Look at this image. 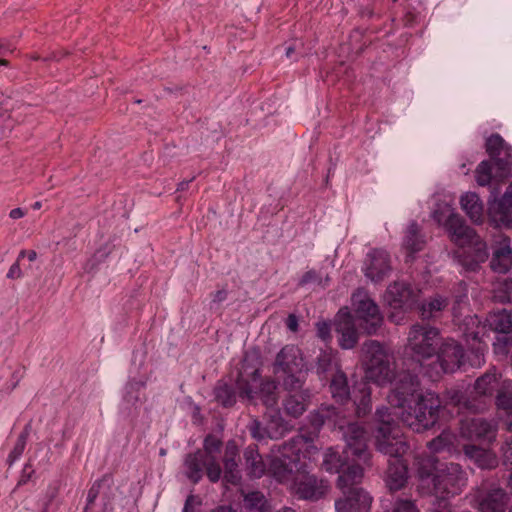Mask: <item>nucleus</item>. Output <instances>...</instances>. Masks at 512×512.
I'll return each instance as SVG.
<instances>
[{
	"label": "nucleus",
	"mask_w": 512,
	"mask_h": 512,
	"mask_svg": "<svg viewBox=\"0 0 512 512\" xmlns=\"http://www.w3.org/2000/svg\"><path fill=\"white\" fill-rule=\"evenodd\" d=\"M512 265V250L510 241L507 237L502 236L498 242V246L493 252L491 260V268L498 273H505Z\"/></svg>",
	"instance_id": "22"
},
{
	"label": "nucleus",
	"mask_w": 512,
	"mask_h": 512,
	"mask_svg": "<svg viewBox=\"0 0 512 512\" xmlns=\"http://www.w3.org/2000/svg\"><path fill=\"white\" fill-rule=\"evenodd\" d=\"M441 340L438 328L431 325L415 324L408 332L405 349L418 361L426 360L436 354Z\"/></svg>",
	"instance_id": "11"
},
{
	"label": "nucleus",
	"mask_w": 512,
	"mask_h": 512,
	"mask_svg": "<svg viewBox=\"0 0 512 512\" xmlns=\"http://www.w3.org/2000/svg\"><path fill=\"white\" fill-rule=\"evenodd\" d=\"M485 348H486V347L479 346V347L477 348V350H478V351H480L481 353H483V352H484V350H485Z\"/></svg>",
	"instance_id": "60"
},
{
	"label": "nucleus",
	"mask_w": 512,
	"mask_h": 512,
	"mask_svg": "<svg viewBox=\"0 0 512 512\" xmlns=\"http://www.w3.org/2000/svg\"><path fill=\"white\" fill-rule=\"evenodd\" d=\"M384 300L389 307L394 310L389 317L398 324L403 319V317L399 315L400 312L411 309L418 301V292H415L406 283L394 282L387 288Z\"/></svg>",
	"instance_id": "14"
},
{
	"label": "nucleus",
	"mask_w": 512,
	"mask_h": 512,
	"mask_svg": "<svg viewBox=\"0 0 512 512\" xmlns=\"http://www.w3.org/2000/svg\"><path fill=\"white\" fill-rule=\"evenodd\" d=\"M464 451L466 456L474 460L481 468H492L497 464L495 455L489 450L474 445H466Z\"/></svg>",
	"instance_id": "25"
},
{
	"label": "nucleus",
	"mask_w": 512,
	"mask_h": 512,
	"mask_svg": "<svg viewBox=\"0 0 512 512\" xmlns=\"http://www.w3.org/2000/svg\"><path fill=\"white\" fill-rule=\"evenodd\" d=\"M455 440L456 437L454 434L448 431H444L441 435L429 443V448L433 452H441L444 450L451 451L454 449Z\"/></svg>",
	"instance_id": "32"
},
{
	"label": "nucleus",
	"mask_w": 512,
	"mask_h": 512,
	"mask_svg": "<svg viewBox=\"0 0 512 512\" xmlns=\"http://www.w3.org/2000/svg\"><path fill=\"white\" fill-rule=\"evenodd\" d=\"M0 64H2V65H6V64H7V62H6V60H4V59H0Z\"/></svg>",
	"instance_id": "62"
},
{
	"label": "nucleus",
	"mask_w": 512,
	"mask_h": 512,
	"mask_svg": "<svg viewBox=\"0 0 512 512\" xmlns=\"http://www.w3.org/2000/svg\"><path fill=\"white\" fill-rule=\"evenodd\" d=\"M185 474L194 483L201 480L203 468L211 482H218L222 470L214 455H204L201 451L186 456L184 461Z\"/></svg>",
	"instance_id": "15"
},
{
	"label": "nucleus",
	"mask_w": 512,
	"mask_h": 512,
	"mask_svg": "<svg viewBox=\"0 0 512 512\" xmlns=\"http://www.w3.org/2000/svg\"><path fill=\"white\" fill-rule=\"evenodd\" d=\"M418 475L421 492L432 494L439 501L459 494L466 484L465 474L458 464L439 463L431 457L419 463ZM443 508L447 509L446 502Z\"/></svg>",
	"instance_id": "5"
},
{
	"label": "nucleus",
	"mask_w": 512,
	"mask_h": 512,
	"mask_svg": "<svg viewBox=\"0 0 512 512\" xmlns=\"http://www.w3.org/2000/svg\"><path fill=\"white\" fill-rule=\"evenodd\" d=\"M9 216L12 219H20L25 216V211L21 208H15L10 211Z\"/></svg>",
	"instance_id": "49"
},
{
	"label": "nucleus",
	"mask_w": 512,
	"mask_h": 512,
	"mask_svg": "<svg viewBox=\"0 0 512 512\" xmlns=\"http://www.w3.org/2000/svg\"><path fill=\"white\" fill-rule=\"evenodd\" d=\"M363 478V468L360 465L348 467L339 475L338 487L344 497L335 502L337 512H368L372 498L362 488L356 487Z\"/></svg>",
	"instance_id": "8"
},
{
	"label": "nucleus",
	"mask_w": 512,
	"mask_h": 512,
	"mask_svg": "<svg viewBox=\"0 0 512 512\" xmlns=\"http://www.w3.org/2000/svg\"><path fill=\"white\" fill-rule=\"evenodd\" d=\"M507 178H498L495 175V165L489 160L480 162L475 170V180L479 186H488L491 183H500Z\"/></svg>",
	"instance_id": "26"
},
{
	"label": "nucleus",
	"mask_w": 512,
	"mask_h": 512,
	"mask_svg": "<svg viewBox=\"0 0 512 512\" xmlns=\"http://www.w3.org/2000/svg\"><path fill=\"white\" fill-rule=\"evenodd\" d=\"M226 297V294L224 291H218L216 294H215V300L217 301H222L224 300Z\"/></svg>",
	"instance_id": "53"
},
{
	"label": "nucleus",
	"mask_w": 512,
	"mask_h": 512,
	"mask_svg": "<svg viewBox=\"0 0 512 512\" xmlns=\"http://www.w3.org/2000/svg\"><path fill=\"white\" fill-rule=\"evenodd\" d=\"M25 255H27L29 261H31V262L35 261L37 258V253L34 250H30L27 253H26V251L22 250L20 252L18 258L24 257Z\"/></svg>",
	"instance_id": "50"
},
{
	"label": "nucleus",
	"mask_w": 512,
	"mask_h": 512,
	"mask_svg": "<svg viewBox=\"0 0 512 512\" xmlns=\"http://www.w3.org/2000/svg\"><path fill=\"white\" fill-rule=\"evenodd\" d=\"M346 464L339 454L338 450L333 448H329L323 459V467L327 472L330 473H339L343 474L344 471H347L348 467L353 466Z\"/></svg>",
	"instance_id": "28"
},
{
	"label": "nucleus",
	"mask_w": 512,
	"mask_h": 512,
	"mask_svg": "<svg viewBox=\"0 0 512 512\" xmlns=\"http://www.w3.org/2000/svg\"><path fill=\"white\" fill-rule=\"evenodd\" d=\"M387 409H377L376 418L378 427L375 434L377 449L392 457L387 470V486L390 490L401 489L407 480V467L400 459L406 453L408 446L399 429L391 428L390 422L385 420Z\"/></svg>",
	"instance_id": "6"
},
{
	"label": "nucleus",
	"mask_w": 512,
	"mask_h": 512,
	"mask_svg": "<svg viewBox=\"0 0 512 512\" xmlns=\"http://www.w3.org/2000/svg\"><path fill=\"white\" fill-rule=\"evenodd\" d=\"M361 394L362 397L357 403L356 411L358 415H365L371 409L370 391L363 389Z\"/></svg>",
	"instance_id": "42"
},
{
	"label": "nucleus",
	"mask_w": 512,
	"mask_h": 512,
	"mask_svg": "<svg viewBox=\"0 0 512 512\" xmlns=\"http://www.w3.org/2000/svg\"><path fill=\"white\" fill-rule=\"evenodd\" d=\"M448 305V300L442 296H435L428 302H425L420 307L421 316L423 319H429L437 315Z\"/></svg>",
	"instance_id": "30"
},
{
	"label": "nucleus",
	"mask_w": 512,
	"mask_h": 512,
	"mask_svg": "<svg viewBox=\"0 0 512 512\" xmlns=\"http://www.w3.org/2000/svg\"><path fill=\"white\" fill-rule=\"evenodd\" d=\"M390 270V258L386 251L375 249L367 254L363 272L369 280L372 282L382 281Z\"/></svg>",
	"instance_id": "18"
},
{
	"label": "nucleus",
	"mask_w": 512,
	"mask_h": 512,
	"mask_svg": "<svg viewBox=\"0 0 512 512\" xmlns=\"http://www.w3.org/2000/svg\"><path fill=\"white\" fill-rule=\"evenodd\" d=\"M338 364L333 360L331 353H322L318 359V372L325 373L329 370H335Z\"/></svg>",
	"instance_id": "37"
},
{
	"label": "nucleus",
	"mask_w": 512,
	"mask_h": 512,
	"mask_svg": "<svg viewBox=\"0 0 512 512\" xmlns=\"http://www.w3.org/2000/svg\"><path fill=\"white\" fill-rule=\"evenodd\" d=\"M392 512H419L416 505L408 499H397L393 504Z\"/></svg>",
	"instance_id": "41"
},
{
	"label": "nucleus",
	"mask_w": 512,
	"mask_h": 512,
	"mask_svg": "<svg viewBox=\"0 0 512 512\" xmlns=\"http://www.w3.org/2000/svg\"><path fill=\"white\" fill-rule=\"evenodd\" d=\"M431 216L459 247L455 256L466 271H476L488 259L486 243L454 212L450 202H438Z\"/></svg>",
	"instance_id": "3"
},
{
	"label": "nucleus",
	"mask_w": 512,
	"mask_h": 512,
	"mask_svg": "<svg viewBox=\"0 0 512 512\" xmlns=\"http://www.w3.org/2000/svg\"><path fill=\"white\" fill-rule=\"evenodd\" d=\"M485 148L495 165L496 177H512V146L501 135L494 133L486 139Z\"/></svg>",
	"instance_id": "13"
},
{
	"label": "nucleus",
	"mask_w": 512,
	"mask_h": 512,
	"mask_svg": "<svg viewBox=\"0 0 512 512\" xmlns=\"http://www.w3.org/2000/svg\"><path fill=\"white\" fill-rule=\"evenodd\" d=\"M468 325H471L472 327H476V330H468L464 333V336L466 340H481V333L485 329V326L480 325V322L478 321L477 317H469L468 319Z\"/></svg>",
	"instance_id": "38"
},
{
	"label": "nucleus",
	"mask_w": 512,
	"mask_h": 512,
	"mask_svg": "<svg viewBox=\"0 0 512 512\" xmlns=\"http://www.w3.org/2000/svg\"><path fill=\"white\" fill-rule=\"evenodd\" d=\"M97 495H98V487H96L95 485H93L89 491H88V495H87V502H88V505L92 504L95 499L97 498Z\"/></svg>",
	"instance_id": "48"
},
{
	"label": "nucleus",
	"mask_w": 512,
	"mask_h": 512,
	"mask_svg": "<svg viewBox=\"0 0 512 512\" xmlns=\"http://www.w3.org/2000/svg\"><path fill=\"white\" fill-rule=\"evenodd\" d=\"M284 408L287 414L298 417L305 411V403L299 395H291L284 402Z\"/></svg>",
	"instance_id": "35"
},
{
	"label": "nucleus",
	"mask_w": 512,
	"mask_h": 512,
	"mask_svg": "<svg viewBox=\"0 0 512 512\" xmlns=\"http://www.w3.org/2000/svg\"><path fill=\"white\" fill-rule=\"evenodd\" d=\"M22 277V270L20 268V265L17 262H15L14 264L11 265V267L9 268V271L7 273V278L9 279H19Z\"/></svg>",
	"instance_id": "46"
},
{
	"label": "nucleus",
	"mask_w": 512,
	"mask_h": 512,
	"mask_svg": "<svg viewBox=\"0 0 512 512\" xmlns=\"http://www.w3.org/2000/svg\"><path fill=\"white\" fill-rule=\"evenodd\" d=\"M353 315L340 310L336 331L343 349L353 348L358 341L356 326L367 334H373L381 326L383 318L378 306L365 291L359 290L352 296Z\"/></svg>",
	"instance_id": "4"
},
{
	"label": "nucleus",
	"mask_w": 512,
	"mask_h": 512,
	"mask_svg": "<svg viewBox=\"0 0 512 512\" xmlns=\"http://www.w3.org/2000/svg\"><path fill=\"white\" fill-rule=\"evenodd\" d=\"M188 185H189V181H183V182L179 183L178 190L183 191L188 187Z\"/></svg>",
	"instance_id": "55"
},
{
	"label": "nucleus",
	"mask_w": 512,
	"mask_h": 512,
	"mask_svg": "<svg viewBox=\"0 0 512 512\" xmlns=\"http://www.w3.org/2000/svg\"><path fill=\"white\" fill-rule=\"evenodd\" d=\"M194 504H198L197 499L194 496H189L186 500L183 512H188L190 507H192Z\"/></svg>",
	"instance_id": "51"
},
{
	"label": "nucleus",
	"mask_w": 512,
	"mask_h": 512,
	"mask_svg": "<svg viewBox=\"0 0 512 512\" xmlns=\"http://www.w3.org/2000/svg\"><path fill=\"white\" fill-rule=\"evenodd\" d=\"M288 329L292 332H296L298 329V319L295 315L290 314L286 320Z\"/></svg>",
	"instance_id": "47"
},
{
	"label": "nucleus",
	"mask_w": 512,
	"mask_h": 512,
	"mask_svg": "<svg viewBox=\"0 0 512 512\" xmlns=\"http://www.w3.org/2000/svg\"><path fill=\"white\" fill-rule=\"evenodd\" d=\"M490 327L502 334L497 337L494 343V351L497 354H507V346L512 344V317L506 310H501L490 314L488 318Z\"/></svg>",
	"instance_id": "17"
},
{
	"label": "nucleus",
	"mask_w": 512,
	"mask_h": 512,
	"mask_svg": "<svg viewBox=\"0 0 512 512\" xmlns=\"http://www.w3.org/2000/svg\"><path fill=\"white\" fill-rule=\"evenodd\" d=\"M417 386V378L409 375L408 379H401L388 395L390 407L381 409L388 410L385 420L390 422L391 428L398 429L394 423L395 416L416 432L424 431L435 424L440 400L433 392H417Z\"/></svg>",
	"instance_id": "2"
},
{
	"label": "nucleus",
	"mask_w": 512,
	"mask_h": 512,
	"mask_svg": "<svg viewBox=\"0 0 512 512\" xmlns=\"http://www.w3.org/2000/svg\"><path fill=\"white\" fill-rule=\"evenodd\" d=\"M269 421L263 427L260 422L254 421L250 430L252 436L258 440L268 437L271 439H277L283 436L286 431V425L282 420L278 410H272L269 414Z\"/></svg>",
	"instance_id": "21"
},
{
	"label": "nucleus",
	"mask_w": 512,
	"mask_h": 512,
	"mask_svg": "<svg viewBox=\"0 0 512 512\" xmlns=\"http://www.w3.org/2000/svg\"><path fill=\"white\" fill-rule=\"evenodd\" d=\"M361 361L365 379L370 382L379 386L387 384L396 386L401 380V378L396 379L393 354L377 341L370 340L363 344ZM408 378L409 376H404L402 380Z\"/></svg>",
	"instance_id": "7"
},
{
	"label": "nucleus",
	"mask_w": 512,
	"mask_h": 512,
	"mask_svg": "<svg viewBox=\"0 0 512 512\" xmlns=\"http://www.w3.org/2000/svg\"><path fill=\"white\" fill-rule=\"evenodd\" d=\"M496 404L499 409L504 410L507 415L512 416V395L501 392L497 395Z\"/></svg>",
	"instance_id": "39"
},
{
	"label": "nucleus",
	"mask_w": 512,
	"mask_h": 512,
	"mask_svg": "<svg viewBox=\"0 0 512 512\" xmlns=\"http://www.w3.org/2000/svg\"><path fill=\"white\" fill-rule=\"evenodd\" d=\"M215 397L223 406H232L236 402L233 390L223 381H219L215 387Z\"/></svg>",
	"instance_id": "33"
},
{
	"label": "nucleus",
	"mask_w": 512,
	"mask_h": 512,
	"mask_svg": "<svg viewBox=\"0 0 512 512\" xmlns=\"http://www.w3.org/2000/svg\"><path fill=\"white\" fill-rule=\"evenodd\" d=\"M245 459L252 476L259 478L264 474L265 467L256 450L248 448L245 451Z\"/></svg>",
	"instance_id": "31"
},
{
	"label": "nucleus",
	"mask_w": 512,
	"mask_h": 512,
	"mask_svg": "<svg viewBox=\"0 0 512 512\" xmlns=\"http://www.w3.org/2000/svg\"><path fill=\"white\" fill-rule=\"evenodd\" d=\"M222 442L213 435H208L204 440V455H213L220 450Z\"/></svg>",
	"instance_id": "40"
},
{
	"label": "nucleus",
	"mask_w": 512,
	"mask_h": 512,
	"mask_svg": "<svg viewBox=\"0 0 512 512\" xmlns=\"http://www.w3.org/2000/svg\"><path fill=\"white\" fill-rule=\"evenodd\" d=\"M315 454L317 448L311 441L303 435L298 436L277 451L272 450L269 470L299 498L318 500L327 493L329 485L308 472L309 463Z\"/></svg>",
	"instance_id": "1"
},
{
	"label": "nucleus",
	"mask_w": 512,
	"mask_h": 512,
	"mask_svg": "<svg viewBox=\"0 0 512 512\" xmlns=\"http://www.w3.org/2000/svg\"><path fill=\"white\" fill-rule=\"evenodd\" d=\"M25 446H26V437L24 435H20L17 439V442H16L13 450L9 454L8 459H9L10 463H13L22 455V453L25 449Z\"/></svg>",
	"instance_id": "43"
},
{
	"label": "nucleus",
	"mask_w": 512,
	"mask_h": 512,
	"mask_svg": "<svg viewBox=\"0 0 512 512\" xmlns=\"http://www.w3.org/2000/svg\"><path fill=\"white\" fill-rule=\"evenodd\" d=\"M461 435L471 440L492 441L496 437V425L482 418L461 421Z\"/></svg>",
	"instance_id": "19"
},
{
	"label": "nucleus",
	"mask_w": 512,
	"mask_h": 512,
	"mask_svg": "<svg viewBox=\"0 0 512 512\" xmlns=\"http://www.w3.org/2000/svg\"><path fill=\"white\" fill-rule=\"evenodd\" d=\"M238 449L234 442H228L224 455V480L228 483L236 484L240 480L238 463L236 457Z\"/></svg>",
	"instance_id": "23"
},
{
	"label": "nucleus",
	"mask_w": 512,
	"mask_h": 512,
	"mask_svg": "<svg viewBox=\"0 0 512 512\" xmlns=\"http://www.w3.org/2000/svg\"><path fill=\"white\" fill-rule=\"evenodd\" d=\"M243 505L247 512H270L271 508L265 496L258 491L246 494Z\"/></svg>",
	"instance_id": "29"
},
{
	"label": "nucleus",
	"mask_w": 512,
	"mask_h": 512,
	"mask_svg": "<svg viewBox=\"0 0 512 512\" xmlns=\"http://www.w3.org/2000/svg\"><path fill=\"white\" fill-rule=\"evenodd\" d=\"M436 512H439V511H436ZM445 512H451V511L449 509H447V511H445Z\"/></svg>",
	"instance_id": "64"
},
{
	"label": "nucleus",
	"mask_w": 512,
	"mask_h": 512,
	"mask_svg": "<svg viewBox=\"0 0 512 512\" xmlns=\"http://www.w3.org/2000/svg\"><path fill=\"white\" fill-rule=\"evenodd\" d=\"M435 355L436 363L431 370L427 371L428 376L433 380L438 379L443 373H453L458 370L462 364L464 352L455 340L442 338Z\"/></svg>",
	"instance_id": "12"
},
{
	"label": "nucleus",
	"mask_w": 512,
	"mask_h": 512,
	"mask_svg": "<svg viewBox=\"0 0 512 512\" xmlns=\"http://www.w3.org/2000/svg\"><path fill=\"white\" fill-rule=\"evenodd\" d=\"M512 429V420L508 422V430Z\"/></svg>",
	"instance_id": "61"
},
{
	"label": "nucleus",
	"mask_w": 512,
	"mask_h": 512,
	"mask_svg": "<svg viewBox=\"0 0 512 512\" xmlns=\"http://www.w3.org/2000/svg\"><path fill=\"white\" fill-rule=\"evenodd\" d=\"M318 278L319 277L316 271L309 270L302 276V278L299 281V285L303 286L311 282H316L318 281Z\"/></svg>",
	"instance_id": "45"
},
{
	"label": "nucleus",
	"mask_w": 512,
	"mask_h": 512,
	"mask_svg": "<svg viewBox=\"0 0 512 512\" xmlns=\"http://www.w3.org/2000/svg\"><path fill=\"white\" fill-rule=\"evenodd\" d=\"M460 204L468 217L475 223L482 220L483 204L474 192H467L461 196Z\"/></svg>",
	"instance_id": "24"
},
{
	"label": "nucleus",
	"mask_w": 512,
	"mask_h": 512,
	"mask_svg": "<svg viewBox=\"0 0 512 512\" xmlns=\"http://www.w3.org/2000/svg\"><path fill=\"white\" fill-rule=\"evenodd\" d=\"M293 51H294V50H293V48H292V47H288V48L286 49V56H287L288 58H290V57H291V55H292V53H293Z\"/></svg>",
	"instance_id": "56"
},
{
	"label": "nucleus",
	"mask_w": 512,
	"mask_h": 512,
	"mask_svg": "<svg viewBox=\"0 0 512 512\" xmlns=\"http://www.w3.org/2000/svg\"><path fill=\"white\" fill-rule=\"evenodd\" d=\"M404 245L411 252H416L422 249L423 241L417 236L416 224H411L409 226L404 239Z\"/></svg>",
	"instance_id": "36"
},
{
	"label": "nucleus",
	"mask_w": 512,
	"mask_h": 512,
	"mask_svg": "<svg viewBox=\"0 0 512 512\" xmlns=\"http://www.w3.org/2000/svg\"><path fill=\"white\" fill-rule=\"evenodd\" d=\"M330 391L332 397L337 402H343L349 397V387L346 375L336 367V372L333 374Z\"/></svg>",
	"instance_id": "27"
},
{
	"label": "nucleus",
	"mask_w": 512,
	"mask_h": 512,
	"mask_svg": "<svg viewBox=\"0 0 512 512\" xmlns=\"http://www.w3.org/2000/svg\"><path fill=\"white\" fill-rule=\"evenodd\" d=\"M343 431L345 441L347 443V450L345 453H351L360 462L367 463L369 461V453L367 451V436L366 431L357 423H350L346 427L339 425Z\"/></svg>",
	"instance_id": "16"
},
{
	"label": "nucleus",
	"mask_w": 512,
	"mask_h": 512,
	"mask_svg": "<svg viewBox=\"0 0 512 512\" xmlns=\"http://www.w3.org/2000/svg\"><path fill=\"white\" fill-rule=\"evenodd\" d=\"M160 454H161L162 456H164V455L166 454L165 450H164V449H161V450H160Z\"/></svg>",
	"instance_id": "63"
},
{
	"label": "nucleus",
	"mask_w": 512,
	"mask_h": 512,
	"mask_svg": "<svg viewBox=\"0 0 512 512\" xmlns=\"http://www.w3.org/2000/svg\"><path fill=\"white\" fill-rule=\"evenodd\" d=\"M273 370L282 379L285 388L298 390L305 381L308 366L298 347L286 345L276 355Z\"/></svg>",
	"instance_id": "9"
},
{
	"label": "nucleus",
	"mask_w": 512,
	"mask_h": 512,
	"mask_svg": "<svg viewBox=\"0 0 512 512\" xmlns=\"http://www.w3.org/2000/svg\"><path fill=\"white\" fill-rule=\"evenodd\" d=\"M278 512H294V511L291 508L284 507L281 510H279Z\"/></svg>",
	"instance_id": "57"
},
{
	"label": "nucleus",
	"mask_w": 512,
	"mask_h": 512,
	"mask_svg": "<svg viewBox=\"0 0 512 512\" xmlns=\"http://www.w3.org/2000/svg\"><path fill=\"white\" fill-rule=\"evenodd\" d=\"M322 424H324V420H323V419H318V420H317V422H316V424H315V425H316V429H318V427H319L320 425H322Z\"/></svg>",
	"instance_id": "58"
},
{
	"label": "nucleus",
	"mask_w": 512,
	"mask_h": 512,
	"mask_svg": "<svg viewBox=\"0 0 512 512\" xmlns=\"http://www.w3.org/2000/svg\"><path fill=\"white\" fill-rule=\"evenodd\" d=\"M317 335L324 341L330 338V326L326 322L317 323Z\"/></svg>",
	"instance_id": "44"
},
{
	"label": "nucleus",
	"mask_w": 512,
	"mask_h": 512,
	"mask_svg": "<svg viewBox=\"0 0 512 512\" xmlns=\"http://www.w3.org/2000/svg\"><path fill=\"white\" fill-rule=\"evenodd\" d=\"M236 386L239 390V395L243 398L251 401L260 399L268 409H273L277 406L276 383L270 380L262 381L257 369L253 370L250 375L240 373Z\"/></svg>",
	"instance_id": "10"
},
{
	"label": "nucleus",
	"mask_w": 512,
	"mask_h": 512,
	"mask_svg": "<svg viewBox=\"0 0 512 512\" xmlns=\"http://www.w3.org/2000/svg\"><path fill=\"white\" fill-rule=\"evenodd\" d=\"M496 385V375L487 373L477 379L475 383V390L479 395H491Z\"/></svg>",
	"instance_id": "34"
},
{
	"label": "nucleus",
	"mask_w": 512,
	"mask_h": 512,
	"mask_svg": "<svg viewBox=\"0 0 512 512\" xmlns=\"http://www.w3.org/2000/svg\"><path fill=\"white\" fill-rule=\"evenodd\" d=\"M33 208L34 209H40L41 208V203L40 202H35L34 205H33Z\"/></svg>",
	"instance_id": "59"
},
{
	"label": "nucleus",
	"mask_w": 512,
	"mask_h": 512,
	"mask_svg": "<svg viewBox=\"0 0 512 512\" xmlns=\"http://www.w3.org/2000/svg\"><path fill=\"white\" fill-rule=\"evenodd\" d=\"M503 451H504L505 458L508 459L510 456H512V440H511V442H506V445L503 448Z\"/></svg>",
	"instance_id": "52"
},
{
	"label": "nucleus",
	"mask_w": 512,
	"mask_h": 512,
	"mask_svg": "<svg viewBox=\"0 0 512 512\" xmlns=\"http://www.w3.org/2000/svg\"><path fill=\"white\" fill-rule=\"evenodd\" d=\"M212 512H234L231 508L228 507H219Z\"/></svg>",
	"instance_id": "54"
},
{
	"label": "nucleus",
	"mask_w": 512,
	"mask_h": 512,
	"mask_svg": "<svg viewBox=\"0 0 512 512\" xmlns=\"http://www.w3.org/2000/svg\"><path fill=\"white\" fill-rule=\"evenodd\" d=\"M491 219L500 226H512V183L500 199L489 202Z\"/></svg>",
	"instance_id": "20"
}]
</instances>
